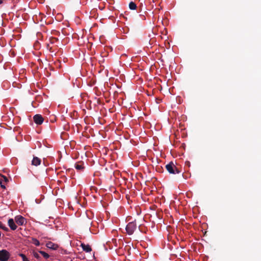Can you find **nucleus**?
<instances>
[{
  "label": "nucleus",
  "instance_id": "1",
  "mask_svg": "<svg viewBox=\"0 0 261 261\" xmlns=\"http://www.w3.org/2000/svg\"><path fill=\"white\" fill-rule=\"evenodd\" d=\"M166 168L167 170L171 174H176L179 172L174 163L172 162L166 166Z\"/></svg>",
  "mask_w": 261,
  "mask_h": 261
},
{
  "label": "nucleus",
  "instance_id": "2",
  "mask_svg": "<svg viewBox=\"0 0 261 261\" xmlns=\"http://www.w3.org/2000/svg\"><path fill=\"white\" fill-rule=\"evenodd\" d=\"M137 228V225L135 222H129L126 226V231L128 234H132L135 230Z\"/></svg>",
  "mask_w": 261,
  "mask_h": 261
},
{
  "label": "nucleus",
  "instance_id": "3",
  "mask_svg": "<svg viewBox=\"0 0 261 261\" xmlns=\"http://www.w3.org/2000/svg\"><path fill=\"white\" fill-rule=\"evenodd\" d=\"M10 256V253L5 249L0 250V261H7Z\"/></svg>",
  "mask_w": 261,
  "mask_h": 261
},
{
  "label": "nucleus",
  "instance_id": "4",
  "mask_svg": "<svg viewBox=\"0 0 261 261\" xmlns=\"http://www.w3.org/2000/svg\"><path fill=\"white\" fill-rule=\"evenodd\" d=\"M15 221L19 225H23L27 222L25 219L20 215L16 216L15 217Z\"/></svg>",
  "mask_w": 261,
  "mask_h": 261
},
{
  "label": "nucleus",
  "instance_id": "5",
  "mask_svg": "<svg viewBox=\"0 0 261 261\" xmlns=\"http://www.w3.org/2000/svg\"><path fill=\"white\" fill-rule=\"evenodd\" d=\"M34 121L35 122V123L37 124H41L42 123L43 121V117H42L41 115H39V114H37V115H35L34 116Z\"/></svg>",
  "mask_w": 261,
  "mask_h": 261
},
{
  "label": "nucleus",
  "instance_id": "6",
  "mask_svg": "<svg viewBox=\"0 0 261 261\" xmlns=\"http://www.w3.org/2000/svg\"><path fill=\"white\" fill-rule=\"evenodd\" d=\"M46 247L48 248L51 249L53 250H56L58 248V245L51 242H48L46 244Z\"/></svg>",
  "mask_w": 261,
  "mask_h": 261
},
{
  "label": "nucleus",
  "instance_id": "7",
  "mask_svg": "<svg viewBox=\"0 0 261 261\" xmlns=\"http://www.w3.org/2000/svg\"><path fill=\"white\" fill-rule=\"evenodd\" d=\"M8 225L10 228L13 230H15L17 228V226L15 224L14 220L13 219H10L8 220Z\"/></svg>",
  "mask_w": 261,
  "mask_h": 261
},
{
  "label": "nucleus",
  "instance_id": "8",
  "mask_svg": "<svg viewBox=\"0 0 261 261\" xmlns=\"http://www.w3.org/2000/svg\"><path fill=\"white\" fill-rule=\"evenodd\" d=\"M41 163V160L37 157H34L32 161V165L34 166H38Z\"/></svg>",
  "mask_w": 261,
  "mask_h": 261
},
{
  "label": "nucleus",
  "instance_id": "9",
  "mask_svg": "<svg viewBox=\"0 0 261 261\" xmlns=\"http://www.w3.org/2000/svg\"><path fill=\"white\" fill-rule=\"evenodd\" d=\"M81 247H82L83 250L87 252H90L92 250L90 246L89 245H85L84 244H82Z\"/></svg>",
  "mask_w": 261,
  "mask_h": 261
},
{
  "label": "nucleus",
  "instance_id": "10",
  "mask_svg": "<svg viewBox=\"0 0 261 261\" xmlns=\"http://www.w3.org/2000/svg\"><path fill=\"white\" fill-rule=\"evenodd\" d=\"M137 8V6H136V4L133 2H130L129 4V8L130 9V10H134L136 9Z\"/></svg>",
  "mask_w": 261,
  "mask_h": 261
},
{
  "label": "nucleus",
  "instance_id": "11",
  "mask_svg": "<svg viewBox=\"0 0 261 261\" xmlns=\"http://www.w3.org/2000/svg\"><path fill=\"white\" fill-rule=\"evenodd\" d=\"M8 179L7 178L4 176H0V184H3L4 182H6Z\"/></svg>",
  "mask_w": 261,
  "mask_h": 261
},
{
  "label": "nucleus",
  "instance_id": "12",
  "mask_svg": "<svg viewBox=\"0 0 261 261\" xmlns=\"http://www.w3.org/2000/svg\"><path fill=\"white\" fill-rule=\"evenodd\" d=\"M39 252L42 255V256L46 259L49 258V255L48 254L43 251H39Z\"/></svg>",
  "mask_w": 261,
  "mask_h": 261
},
{
  "label": "nucleus",
  "instance_id": "13",
  "mask_svg": "<svg viewBox=\"0 0 261 261\" xmlns=\"http://www.w3.org/2000/svg\"><path fill=\"white\" fill-rule=\"evenodd\" d=\"M19 255L22 258V261H30L24 254L20 253Z\"/></svg>",
  "mask_w": 261,
  "mask_h": 261
},
{
  "label": "nucleus",
  "instance_id": "14",
  "mask_svg": "<svg viewBox=\"0 0 261 261\" xmlns=\"http://www.w3.org/2000/svg\"><path fill=\"white\" fill-rule=\"evenodd\" d=\"M32 243L36 246H39L40 245L39 241L36 239L33 238L32 239Z\"/></svg>",
  "mask_w": 261,
  "mask_h": 261
},
{
  "label": "nucleus",
  "instance_id": "15",
  "mask_svg": "<svg viewBox=\"0 0 261 261\" xmlns=\"http://www.w3.org/2000/svg\"><path fill=\"white\" fill-rule=\"evenodd\" d=\"M75 168L76 169L80 170L83 168V167L82 165L76 164L75 166Z\"/></svg>",
  "mask_w": 261,
  "mask_h": 261
},
{
  "label": "nucleus",
  "instance_id": "16",
  "mask_svg": "<svg viewBox=\"0 0 261 261\" xmlns=\"http://www.w3.org/2000/svg\"><path fill=\"white\" fill-rule=\"evenodd\" d=\"M33 256L37 259H38L40 257L39 254L36 252H33Z\"/></svg>",
  "mask_w": 261,
  "mask_h": 261
},
{
  "label": "nucleus",
  "instance_id": "17",
  "mask_svg": "<svg viewBox=\"0 0 261 261\" xmlns=\"http://www.w3.org/2000/svg\"><path fill=\"white\" fill-rule=\"evenodd\" d=\"M0 185H1V187L2 188H3V189H5L6 188L5 186L4 185V183L3 184H1Z\"/></svg>",
  "mask_w": 261,
  "mask_h": 261
},
{
  "label": "nucleus",
  "instance_id": "18",
  "mask_svg": "<svg viewBox=\"0 0 261 261\" xmlns=\"http://www.w3.org/2000/svg\"><path fill=\"white\" fill-rule=\"evenodd\" d=\"M3 229L5 230H8V228L7 227H1Z\"/></svg>",
  "mask_w": 261,
  "mask_h": 261
},
{
  "label": "nucleus",
  "instance_id": "19",
  "mask_svg": "<svg viewBox=\"0 0 261 261\" xmlns=\"http://www.w3.org/2000/svg\"><path fill=\"white\" fill-rule=\"evenodd\" d=\"M2 3H3V1L2 0H0V4H1Z\"/></svg>",
  "mask_w": 261,
  "mask_h": 261
}]
</instances>
